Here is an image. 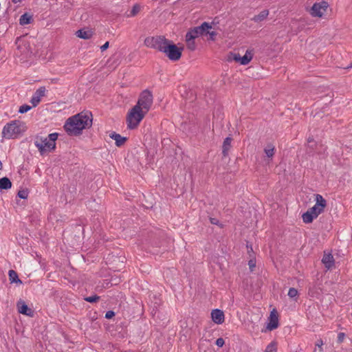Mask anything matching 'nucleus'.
<instances>
[{"label": "nucleus", "instance_id": "1", "mask_svg": "<svg viewBox=\"0 0 352 352\" xmlns=\"http://www.w3.org/2000/svg\"><path fill=\"white\" fill-rule=\"evenodd\" d=\"M92 120L91 112H81L69 118L64 124V129L69 135L78 136L82 134L83 129L92 126Z\"/></svg>", "mask_w": 352, "mask_h": 352}, {"label": "nucleus", "instance_id": "2", "mask_svg": "<svg viewBox=\"0 0 352 352\" xmlns=\"http://www.w3.org/2000/svg\"><path fill=\"white\" fill-rule=\"evenodd\" d=\"M58 133H52L49 134L48 140L47 138H39L36 136V140L34 142L35 146L38 149L40 153L43 155L47 151L46 148L49 151H54L56 148V140H57Z\"/></svg>", "mask_w": 352, "mask_h": 352}, {"label": "nucleus", "instance_id": "3", "mask_svg": "<svg viewBox=\"0 0 352 352\" xmlns=\"http://www.w3.org/2000/svg\"><path fill=\"white\" fill-rule=\"evenodd\" d=\"M146 113L138 106H134L128 113L126 117L127 128L129 129H135L144 118Z\"/></svg>", "mask_w": 352, "mask_h": 352}, {"label": "nucleus", "instance_id": "4", "mask_svg": "<svg viewBox=\"0 0 352 352\" xmlns=\"http://www.w3.org/2000/svg\"><path fill=\"white\" fill-rule=\"evenodd\" d=\"M182 50L183 48L178 47L172 41L168 40L162 52H164L170 60L177 61L179 60L182 56Z\"/></svg>", "mask_w": 352, "mask_h": 352}, {"label": "nucleus", "instance_id": "5", "mask_svg": "<svg viewBox=\"0 0 352 352\" xmlns=\"http://www.w3.org/2000/svg\"><path fill=\"white\" fill-rule=\"evenodd\" d=\"M153 104V95L151 91L146 89L142 92L137 104L135 106H138L143 110V112L146 114L149 111Z\"/></svg>", "mask_w": 352, "mask_h": 352}, {"label": "nucleus", "instance_id": "6", "mask_svg": "<svg viewBox=\"0 0 352 352\" xmlns=\"http://www.w3.org/2000/svg\"><path fill=\"white\" fill-rule=\"evenodd\" d=\"M168 39L163 36L146 37L144 40V44L148 47L157 49L160 52H163Z\"/></svg>", "mask_w": 352, "mask_h": 352}, {"label": "nucleus", "instance_id": "7", "mask_svg": "<svg viewBox=\"0 0 352 352\" xmlns=\"http://www.w3.org/2000/svg\"><path fill=\"white\" fill-rule=\"evenodd\" d=\"M21 132L20 126L16 121H12L4 126L2 134L3 137L10 139L15 138Z\"/></svg>", "mask_w": 352, "mask_h": 352}, {"label": "nucleus", "instance_id": "8", "mask_svg": "<svg viewBox=\"0 0 352 352\" xmlns=\"http://www.w3.org/2000/svg\"><path fill=\"white\" fill-rule=\"evenodd\" d=\"M327 206V201L324 197L319 194L316 195V204L315 205L309 208V210L317 218L324 210Z\"/></svg>", "mask_w": 352, "mask_h": 352}, {"label": "nucleus", "instance_id": "9", "mask_svg": "<svg viewBox=\"0 0 352 352\" xmlns=\"http://www.w3.org/2000/svg\"><path fill=\"white\" fill-rule=\"evenodd\" d=\"M328 7L327 2L322 1L319 3H315L311 10V14L313 16L321 17L326 12Z\"/></svg>", "mask_w": 352, "mask_h": 352}, {"label": "nucleus", "instance_id": "10", "mask_svg": "<svg viewBox=\"0 0 352 352\" xmlns=\"http://www.w3.org/2000/svg\"><path fill=\"white\" fill-rule=\"evenodd\" d=\"M268 323L266 326V329L268 331H273L278 327V314L277 311L274 309L270 314V317L268 318Z\"/></svg>", "mask_w": 352, "mask_h": 352}, {"label": "nucleus", "instance_id": "11", "mask_svg": "<svg viewBox=\"0 0 352 352\" xmlns=\"http://www.w3.org/2000/svg\"><path fill=\"white\" fill-rule=\"evenodd\" d=\"M45 91L46 89L45 87H40L36 89L30 100L32 107H36L39 104L41 98L45 96Z\"/></svg>", "mask_w": 352, "mask_h": 352}, {"label": "nucleus", "instance_id": "12", "mask_svg": "<svg viewBox=\"0 0 352 352\" xmlns=\"http://www.w3.org/2000/svg\"><path fill=\"white\" fill-rule=\"evenodd\" d=\"M211 318L214 323L221 324L224 322L225 320L224 313L223 311L219 309H213L211 312Z\"/></svg>", "mask_w": 352, "mask_h": 352}, {"label": "nucleus", "instance_id": "13", "mask_svg": "<svg viewBox=\"0 0 352 352\" xmlns=\"http://www.w3.org/2000/svg\"><path fill=\"white\" fill-rule=\"evenodd\" d=\"M16 306L20 314L28 316H32L34 315L33 310L28 307L24 301L20 300L17 302Z\"/></svg>", "mask_w": 352, "mask_h": 352}, {"label": "nucleus", "instance_id": "14", "mask_svg": "<svg viewBox=\"0 0 352 352\" xmlns=\"http://www.w3.org/2000/svg\"><path fill=\"white\" fill-rule=\"evenodd\" d=\"M275 146L272 143L267 144L264 148V153L266 157L265 161L267 162V164L272 161V158L275 154Z\"/></svg>", "mask_w": 352, "mask_h": 352}, {"label": "nucleus", "instance_id": "15", "mask_svg": "<svg viewBox=\"0 0 352 352\" xmlns=\"http://www.w3.org/2000/svg\"><path fill=\"white\" fill-rule=\"evenodd\" d=\"M322 263L327 270H330L335 264V260L331 253L324 252Z\"/></svg>", "mask_w": 352, "mask_h": 352}, {"label": "nucleus", "instance_id": "16", "mask_svg": "<svg viewBox=\"0 0 352 352\" xmlns=\"http://www.w3.org/2000/svg\"><path fill=\"white\" fill-rule=\"evenodd\" d=\"M109 137L116 141V145L118 147L122 146L127 140L126 137H122L116 132H111Z\"/></svg>", "mask_w": 352, "mask_h": 352}, {"label": "nucleus", "instance_id": "17", "mask_svg": "<svg viewBox=\"0 0 352 352\" xmlns=\"http://www.w3.org/2000/svg\"><path fill=\"white\" fill-rule=\"evenodd\" d=\"M33 21L32 14L25 12L20 16L19 24L21 25H25L32 23Z\"/></svg>", "mask_w": 352, "mask_h": 352}, {"label": "nucleus", "instance_id": "18", "mask_svg": "<svg viewBox=\"0 0 352 352\" xmlns=\"http://www.w3.org/2000/svg\"><path fill=\"white\" fill-rule=\"evenodd\" d=\"M232 138L227 137L225 138L222 145V154L223 157L228 155V151L231 148Z\"/></svg>", "mask_w": 352, "mask_h": 352}, {"label": "nucleus", "instance_id": "19", "mask_svg": "<svg viewBox=\"0 0 352 352\" xmlns=\"http://www.w3.org/2000/svg\"><path fill=\"white\" fill-rule=\"evenodd\" d=\"M12 187V182L7 177L0 179V190H8Z\"/></svg>", "mask_w": 352, "mask_h": 352}, {"label": "nucleus", "instance_id": "20", "mask_svg": "<svg viewBox=\"0 0 352 352\" xmlns=\"http://www.w3.org/2000/svg\"><path fill=\"white\" fill-rule=\"evenodd\" d=\"M269 15V10H264L261 11L258 14H256L252 18V21H254L256 23L261 22L263 20H265L267 16Z\"/></svg>", "mask_w": 352, "mask_h": 352}, {"label": "nucleus", "instance_id": "21", "mask_svg": "<svg viewBox=\"0 0 352 352\" xmlns=\"http://www.w3.org/2000/svg\"><path fill=\"white\" fill-rule=\"evenodd\" d=\"M253 54L250 50H247L243 56H241L240 64L242 65H248L252 59Z\"/></svg>", "mask_w": 352, "mask_h": 352}, {"label": "nucleus", "instance_id": "22", "mask_svg": "<svg viewBox=\"0 0 352 352\" xmlns=\"http://www.w3.org/2000/svg\"><path fill=\"white\" fill-rule=\"evenodd\" d=\"M9 280L11 283H20L22 284V281L19 278L17 273L13 270H10L8 272Z\"/></svg>", "mask_w": 352, "mask_h": 352}, {"label": "nucleus", "instance_id": "23", "mask_svg": "<svg viewBox=\"0 0 352 352\" xmlns=\"http://www.w3.org/2000/svg\"><path fill=\"white\" fill-rule=\"evenodd\" d=\"M201 34L200 33L199 29L197 27H195L193 28H191L186 34V37H189L190 39H195L196 38L201 36Z\"/></svg>", "mask_w": 352, "mask_h": 352}, {"label": "nucleus", "instance_id": "24", "mask_svg": "<svg viewBox=\"0 0 352 352\" xmlns=\"http://www.w3.org/2000/svg\"><path fill=\"white\" fill-rule=\"evenodd\" d=\"M76 36L80 38L89 39L92 36V32L90 30H79L76 32Z\"/></svg>", "mask_w": 352, "mask_h": 352}, {"label": "nucleus", "instance_id": "25", "mask_svg": "<svg viewBox=\"0 0 352 352\" xmlns=\"http://www.w3.org/2000/svg\"><path fill=\"white\" fill-rule=\"evenodd\" d=\"M302 221L305 223H311L314 219H316V217L309 210V209L303 213L302 216Z\"/></svg>", "mask_w": 352, "mask_h": 352}, {"label": "nucleus", "instance_id": "26", "mask_svg": "<svg viewBox=\"0 0 352 352\" xmlns=\"http://www.w3.org/2000/svg\"><path fill=\"white\" fill-rule=\"evenodd\" d=\"M201 35L206 34V32L212 28V25L208 22H204L201 25L197 26Z\"/></svg>", "mask_w": 352, "mask_h": 352}, {"label": "nucleus", "instance_id": "27", "mask_svg": "<svg viewBox=\"0 0 352 352\" xmlns=\"http://www.w3.org/2000/svg\"><path fill=\"white\" fill-rule=\"evenodd\" d=\"M186 46L190 51H194L196 49L195 39H190L189 37H186Z\"/></svg>", "mask_w": 352, "mask_h": 352}, {"label": "nucleus", "instance_id": "28", "mask_svg": "<svg viewBox=\"0 0 352 352\" xmlns=\"http://www.w3.org/2000/svg\"><path fill=\"white\" fill-rule=\"evenodd\" d=\"M276 343L275 342H272L266 346L265 352H276Z\"/></svg>", "mask_w": 352, "mask_h": 352}, {"label": "nucleus", "instance_id": "29", "mask_svg": "<svg viewBox=\"0 0 352 352\" xmlns=\"http://www.w3.org/2000/svg\"><path fill=\"white\" fill-rule=\"evenodd\" d=\"M100 297L98 295H94L91 296L85 297L84 300L90 303H94L100 300Z\"/></svg>", "mask_w": 352, "mask_h": 352}, {"label": "nucleus", "instance_id": "30", "mask_svg": "<svg viewBox=\"0 0 352 352\" xmlns=\"http://www.w3.org/2000/svg\"><path fill=\"white\" fill-rule=\"evenodd\" d=\"M140 11V5L138 4H135L131 10V13L129 16H135V15H137L138 14V12Z\"/></svg>", "mask_w": 352, "mask_h": 352}, {"label": "nucleus", "instance_id": "31", "mask_svg": "<svg viewBox=\"0 0 352 352\" xmlns=\"http://www.w3.org/2000/svg\"><path fill=\"white\" fill-rule=\"evenodd\" d=\"M28 194H29V192H28V189H22L18 192L17 195L19 198L25 199L28 198Z\"/></svg>", "mask_w": 352, "mask_h": 352}, {"label": "nucleus", "instance_id": "32", "mask_svg": "<svg viewBox=\"0 0 352 352\" xmlns=\"http://www.w3.org/2000/svg\"><path fill=\"white\" fill-rule=\"evenodd\" d=\"M32 109V107L28 104H23L19 107V113H25L30 111Z\"/></svg>", "mask_w": 352, "mask_h": 352}, {"label": "nucleus", "instance_id": "33", "mask_svg": "<svg viewBox=\"0 0 352 352\" xmlns=\"http://www.w3.org/2000/svg\"><path fill=\"white\" fill-rule=\"evenodd\" d=\"M298 290L294 287H291L289 289V292H288V294L287 295L291 298H294L295 297H296L298 296Z\"/></svg>", "mask_w": 352, "mask_h": 352}, {"label": "nucleus", "instance_id": "34", "mask_svg": "<svg viewBox=\"0 0 352 352\" xmlns=\"http://www.w3.org/2000/svg\"><path fill=\"white\" fill-rule=\"evenodd\" d=\"M229 59L234 60L235 62L240 63L241 61V56L239 54H235V53H230Z\"/></svg>", "mask_w": 352, "mask_h": 352}, {"label": "nucleus", "instance_id": "35", "mask_svg": "<svg viewBox=\"0 0 352 352\" xmlns=\"http://www.w3.org/2000/svg\"><path fill=\"white\" fill-rule=\"evenodd\" d=\"M323 344H324V342L322 339L318 340L317 342H316L315 345H316V346L318 347L319 352L323 351V348H322Z\"/></svg>", "mask_w": 352, "mask_h": 352}, {"label": "nucleus", "instance_id": "36", "mask_svg": "<svg viewBox=\"0 0 352 352\" xmlns=\"http://www.w3.org/2000/svg\"><path fill=\"white\" fill-rule=\"evenodd\" d=\"M248 265H249L250 271L252 272L254 270V268L256 267V260L250 259L248 261Z\"/></svg>", "mask_w": 352, "mask_h": 352}, {"label": "nucleus", "instance_id": "37", "mask_svg": "<svg viewBox=\"0 0 352 352\" xmlns=\"http://www.w3.org/2000/svg\"><path fill=\"white\" fill-rule=\"evenodd\" d=\"M215 344L217 346L222 347L225 344V341L222 338H219L217 339Z\"/></svg>", "mask_w": 352, "mask_h": 352}, {"label": "nucleus", "instance_id": "38", "mask_svg": "<svg viewBox=\"0 0 352 352\" xmlns=\"http://www.w3.org/2000/svg\"><path fill=\"white\" fill-rule=\"evenodd\" d=\"M115 316V312L113 311H108L105 314V318L111 319Z\"/></svg>", "mask_w": 352, "mask_h": 352}, {"label": "nucleus", "instance_id": "39", "mask_svg": "<svg viewBox=\"0 0 352 352\" xmlns=\"http://www.w3.org/2000/svg\"><path fill=\"white\" fill-rule=\"evenodd\" d=\"M206 34H209L210 35V38L212 41H214L215 39V36H217V33L216 32H214V31H212V32L208 31L206 32Z\"/></svg>", "mask_w": 352, "mask_h": 352}, {"label": "nucleus", "instance_id": "40", "mask_svg": "<svg viewBox=\"0 0 352 352\" xmlns=\"http://www.w3.org/2000/svg\"><path fill=\"white\" fill-rule=\"evenodd\" d=\"M345 334L344 333H339L338 335V342L341 343L343 342Z\"/></svg>", "mask_w": 352, "mask_h": 352}, {"label": "nucleus", "instance_id": "41", "mask_svg": "<svg viewBox=\"0 0 352 352\" xmlns=\"http://www.w3.org/2000/svg\"><path fill=\"white\" fill-rule=\"evenodd\" d=\"M210 222L214 225H219V221L216 218H210Z\"/></svg>", "mask_w": 352, "mask_h": 352}, {"label": "nucleus", "instance_id": "42", "mask_svg": "<svg viewBox=\"0 0 352 352\" xmlns=\"http://www.w3.org/2000/svg\"><path fill=\"white\" fill-rule=\"evenodd\" d=\"M109 46V41H107L104 45H102L100 47L101 51L102 52L105 51L106 50L108 49Z\"/></svg>", "mask_w": 352, "mask_h": 352}, {"label": "nucleus", "instance_id": "43", "mask_svg": "<svg viewBox=\"0 0 352 352\" xmlns=\"http://www.w3.org/2000/svg\"><path fill=\"white\" fill-rule=\"evenodd\" d=\"M307 142H308L309 144L314 143V138L313 137H309L308 139H307Z\"/></svg>", "mask_w": 352, "mask_h": 352}, {"label": "nucleus", "instance_id": "44", "mask_svg": "<svg viewBox=\"0 0 352 352\" xmlns=\"http://www.w3.org/2000/svg\"><path fill=\"white\" fill-rule=\"evenodd\" d=\"M247 248L248 250V252H250V251L252 252L253 251V249H252V245H250V246L248 245H247Z\"/></svg>", "mask_w": 352, "mask_h": 352}, {"label": "nucleus", "instance_id": "45", "mask_svg": "<svg viewBox=\"0 0 352 352\" xmlns=\"http://www.w3.org/2000/svg\"><path fill=\"white\" fill-rule=\"evenodd\" d=\"M13 3H16L21 2V0H12Z\"/></svg>", "mask_w": 352, "mask_h": 352}, {"label": "nucleus", "instance_id": "46", "mask_svg": "<svg viewBox=\"0 0 352 352\" xmlns=\"http://www.w3.org/2000/svg\"><path fill=\"white\" fill-rule=\"evenodd\" d=\"M20 41V38H17L16 39V44L18 45V42Z\"/></svg>", "mask_w": 352, "mask_h": 352}, {"label": "nucleus", "instance_id": "47", "mask_svg": "<svg viewBox=\"0 0 352 352\" xmlns=\"http://www.w3.org/2000/svg\"><path fill=\"white\" fill-rule=\"evenodd\" d=\"M2 168V163L0 161V170Z\"/></svg>", "mask_w": 352, "mask_h": 352}]
</instances>
